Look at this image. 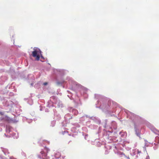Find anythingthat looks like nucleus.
I'll return each instance as SVG.
<instances>
[{
    "instance_id": "6e6552de",
    "label": "nucleus",
    "mask_w": 159,
    "mask_h": 159,
    "mask_svg": "<svg viewBox=\"0 0 159 159\" xmlns=\"http://www.w3.org/2000/svg\"><path fill=\"white\" fill-rule=\"evenodd\" d=\"M56 104H57V106L59 107H62L63 106V104L61 102H60L59 100H58V101H57V102H56Z\"/></svg>"
},
{
    "instance_id": "2eb2a0df",
    "label": "nucleus",
    "mask_w": 159,
    "mask_h": 159,
    "mask_svg": "<svg viewBox=\"0 0 159 159\" xmlns=\"http://www.w3.org/2000/svg\"><path fill=\"white\" fill-rule=\"evenodd\" d=\"M48 84V83L47 82H45V83H43V85H47Z\"/></svg>"
},
{
    "instance_id": "9d476101",
    "label": "nucleus",
    "mask_w": 159,
    "mask_h": 159,
    "mask_svg": "<svg viewBox=\"0 0 159 159\" xmlns=\"http://www.w3.org/2000/svg\"><path fill=\"white\" fill-rule=\"evenodd\" d=\"M117 105L116 103L113 101V102H112V105L111 106V107H117Z\"/></svg>"
},
{
    "instance_id": "a211bd4d",
    "label": "nucleus",
    "mask_w": 159,
    "mask_h": 159,
    "mask_svg": "<svg viewBox=\"0 0 159 159\" xmlns=\"http://www.w3.org/2000/svg\"><path fill=\"white\" fill-rule=\"evenodd\" d=\"M41 58H43V59H44V57H43L42 56V54H41Z\"/></svg>"
},
{
    "instance_id": "20e7f679",
    "label": "nucleus",
    "mask_w": 159,
    "mask_h": 159,
    "mask_svg": "<svg viewBox=\"0 0 159 159\" xmlns=\"http://www.w3.org/2000/svg\"><path fill=\"white\" fill-rule=\"evenodd\" d=\"M90 120H93L94 121L96 122L97 124H100L101 123V120H99L98 118L96 117H90Z\"/></svg>"
},
{
    "instance_id": "9b49d317",
    "label": "nucleus",
    "mask_w": 159,
    "mask_h": 159,
    "mask_svg": "<svg viewBox=\"0 0 159 159\" xmlns=\"http://www.w3.org/2000/svg\"><path fill=\"white\" fill-rule=\"evenodd\" d=\"M120 157H125V155L124 154H122L120 152Z\"/></svg>"
},
{
    "instance_id": "ddd939ff",
    "label": "nucleus",
    "mask_w": 159,
    "mask_h": 159,
    "mask_svg": "<svg viewBox=\"0 0 159 159\" xmlns=\"http://www.w3.org/2000/svg\"><path fill=\"white\" fill-rule=\"evenodd\" d=\"M37 51H39V52H38L39 54V53L40 55H41V54H41L42 52L41 51V50H40V49L39 48H38V50H37Z\"/></svg>"
},
{
    "instance_id": "f257e3e1",
    "label": "nucleus",
    "mask_w": 159,
    "mask_h": 159,
    "mask_svg": "<svg viewBox=\"0 0 159 159\" xmlns=\"http://www.w3.org/2000/svg\"><path fill=\"white\" fill-rule=\"evenodd\" d=\"M34 51L32 52V55L34 57H36V59L37 61H39L40 58V56L38 54L39 51L37 49H35V48H34Z\"/></svg>"
},
{
    "instance_id": "f8f14e48",
    "label": "nucleus",
    "mask_w": 159,
    "mask_h": 159,
    "mask_svg": "<svg viewBox=\"0 0 159 159\" xmlns=\"http://www.w3.org/2000/svg\"><path fill=\"white\" fill-rule=\"evenodd\" d=\"M109 112H107V116H113L114 115H111L110 113H109Z\"/></svg>"
},
{
    "instance_id": "0eeeda50",
    "label": "nucleus",
    "mask_w": 159,
    "mask_h": 159,
    "mask_svg": "<svg viewBox=\"0 0 159 159\" xmlns=\"http://www.w3.org/2000/svg\"><path fill=\"white\" fill-rule=\"evenodd\" d=\"M11 129L12 127L11 126L7 125L6 128V132L8 133H9L11 131Z\"/></svg>"
},
{
    "instance_id": "4be33fe9",
    "label": "nucleus",
    "mask_w": 159,
    "mask_h": 159,
    "mask_svg": "<svg viewBox=\"0 0 159 159\" xmlns=\"http://www.w3.org/2000/svg\"><path fill=\"white\" fill-rule=\"evenodd\" d=\"M33 84H33V83H31V86H33Z\"/></svg>"
},
{
    "instance_id": "f03ea898",
    "label": "nucleus",
    "mask_w": 159,
    "mask_h": 159,
    "mask_svg": "<svg viewBox=\"0 0 159 159\" xmlns=\"http://www.w3.org/2000/svg\"><path fill=\"white\" fill-rule=\"evenodd\" d=\"M1 120H5L9 122L12 121L13 123H16L18 122V120H16L15 119H11L10 117H5V118H1L0 119Z\"/></svg>"
},
{
    "instance_id": "393cba45",
    "label": "nucleus",
    "mask_w": 159,
    "mask_h": 159,
    "mask_svg": "<svg viewBox=\"0 0 159 159\" xmlns=\"http://www.w3.org/2000/svg\"><path fill=\"white\" fill-rule=\"evenodd\" d=\"M39 157L40 158H41V157L40 156H39Z\"/></svg>"
},
{
    "instance_id": "aec40b11",
    "label": "nucleus",
    "mask_w": 159,
    "mask_h": 159,
    "mask_svg": "<svg viewBox=\"0 0 159 159\" xmlns=\"http://www.w3.org/2000/svg\"><path fill=\"white\" fill-rule=\"evenodd\" d=\"M85 116H86L87 117H89V118L90 117L88 115H85Z\"/></svg>"
},
{
    "instance_id": "4468645a",
    "label": "nucleus",
    "mask_w": 159,
    "mask_h": 159,
    "mask_svg": "<svg viewBox=\"0 0 159 159\" xmlns=\"http://www.w3.org/2000/svg\"><path fill=\"white\" fill-rule=\"evenodd\" d=\"M57 85H59L60 84H62V83L60 82H57Z\"/></svg>"
},
{
    "instance_id": "412c9836",
    "label": "nucleus",
    "mask_w": 159,
    "mask_h": 159,
    "mask_svg": "<svg viewBox=\"0 0 159 159\" xmlns=\"http://www.w3.org/2000/svg\"><path fill=\"white\" fill-rule=\"evenodd\" d=\"M40 153L42 154H43V153H44V152L43 151H41Z\"/></svg>"
},
{
    "instance_id": "dca6fc26",
    "label": "nucleus",
    "mask_w": 159,
    "mask_h": 159,
    "mask_svg": "<svg viewBox=\"0 0 159 159\" xmlns=\"http://www.w3.org/2000/svg\"><path fill=\"white\" fill-rule=\"evenodd\" d=\"M52 123H53V125H52V126H54V125L55 124V121H53L52 122Z\"/></svg>"
},
{
    "instance_id": "a878e982",
    "label": "nucleus",
    "mask_w": 159,
    "mask_h": 159,
    "mask_svg": "<svg viewBox=\"0 0 159 159\" xmlns=\"http://www.w3.org/2000/svg\"><path fill=\"white\" fill-rule=\"evenodd\" d=\"M2 129H0V131H2Z\"/></svg>"
},
{
    "instance_id": "39448f33",
    "label": "nucleus",
    "mask_w": 159,
    "mask_h": 159,
    "mask_svg": "<svg viewBox=\"0 0 159 159\" xmlns=\"http://www.w3.org/2000/svg\"><path fill=\"white\" fill-rule=\"evenodd\" d=\"M118 145H116L115 146V149H114V151L115 154H116L118 155L119 154V151Z\"/></svg>"
},
{
    "instance_id": "5701e85b",
    "label": "nucleus",
    "mask_w": 159,
    "mask_h": 159,
    "mask_svg": "<svg viewBox=\"0 0 159 159\" xmlns=\"http://www.w3.org/2000/svg\"><path fill=\"white\" fill-rule=\"evenodd\" d=\"M98 94H95V97H96V96H98Z\"/></svg>"
},
{
    "instance_id": "f3484780",
    "label": "nucleus",
    "mask_w": 159,
    "mask_h": 159,
    "mask_svg": "<svg viewBox=\"0 0 159 159\" xmlns=\"http://www.w3.org/2000/svg\"><path fill=\"white\" fill-rule=\"evenodd\" d=\"M108 153V152L107 150H106L105 152V154H107Z\"/></svg>"
},
{
    "instance_id": "7ed1b4c3",
    "label": "nucleus",
    "mask_w": 159,
    "mask_h": 159,
    "mask_svg": "<svg viewBox=\"0 0 159 159\" xmlns=\"http://www.w3.org/2000/svg\"><path fill=\"white\" fill-rule=\"evenodd\" d=\"M101 103V104L100 106L98 107V108L102 109H107L108 108L106 102H102V103Z\"/></svg>"
},
{
    "instance_id": "6ab92c4d",
    "label": "nucleus",
    "mask_w": 159,
    "mask_h": 159,
    "mask_svg": "<svg viewBox=\"0 0 159 159\" xmlns=\"http://www.w3.org/2000/svg\"><path fill=\"white\" fill-rule=\"evenodd\" d=\"M3 125H4V124L3 123H0V125L1 126H3Z\"/></svg>"
},
{
    "instance_id": "bb28decb",
    "label": "nucleus",
    "mask_w": 159,
    "mask_h": 159,
    "mask_svg": "<svg viewBox=\"0 0 159 159\" xmlns=\"http://www.w3.org/2000/svg\"><path fill=\"white\" fill-rule=\"evenodd\" d=\"M138 152H139V153H140V152H139V151H138Z\"/></svg>"
},
{
    "instance_id": "cd10ccee",
    "label": "nucleus",
    "mask_w": 159,
    "mask_h": 159,
    "mask_svg": "<svg viewBox=\"0 0 159 159\" xmlns=\"http://www.w3.org/2000/svg\"><path fill=\"white\" fill-rule=\"evenodd\" d=\"M2 113V112H0V114H1Z\"/></svg>"
},
{
    "instance_id": "1a4fd4ad",
    "label": "nucleus",
    "mask_w": 159,
    "mask_h": 159,
    "mask_svg": "<svg viewBox=\"0 0 159 159\" xmlns=\"http://www.w3.org/2000/svg\"><path fill=\"white\" fill-rule=\"evenodd\" d=\"M112 102H113V101H111L110 100H109L108 101L107 105L108 108L109 107H111V106L112 105Z\"/></svg>"
},
{
    "instance_id": "423d86ee",
    "label": "nucleus",
    "mask_w": 159,
    "mask_h": 159,
    "mask_svg": "<svg viewBox=\"0 0 159 159\" xmlns=\"http://www.w3.org/2000/svg\"><path fill=\"white\" fill-rule=\"evenodd\" d=\"M76 86L78 88V89H84L86 91L87 90V89L84 88V87L82 86L80 84H76Z\"/></svg>"
},
{
    "instance_id": "b1692460",
    "label": "nucleus",
    "mask_w": 159,
    "mask_h": 159,
    "mask_svg": "<svg viewBox=\"0 0 159 159\" xmlns=\"http://www.w3.org/2000/svg\"><path fill=\"white\" fill-rule=\"evenodd\" d=\"M4 135H5V136H6V137H7V135H6V134H4Z\"/></svg>"
}]
</instances>
